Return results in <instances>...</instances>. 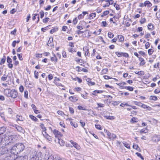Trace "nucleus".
<instances>
[{
  "label": "nucleus",
  "mask_w": 160,
  "mask_h": 160,
  "mask_svg": "<svg viewBox=\"0 0 160 160\" xmlns=\"http://www.w3.org/2000/svg\"><path fill=\"white\" fill-rule=\"evenodd\" d=\"M53 133L55 135V137L58 138H59V137L61 135V132L56 129H54L53 131Z\"/></svg>",
  "instance_id": "obj_6"
},
{
  "label": "nucleus",
  "mask_w": 160,
  "mask_h": 160,
  "mask_svg": "<svg viewBox=\"0 0 160 160\" xmlns=\"http://www.w3.org/2000/svg\"><path fill=\"white\" fill-rule=\"evenodd\" d=\"M24 148L25 146L22 143H18L13 146L10 150L12 154H16L22 151Z\"/></svg>",
  "instance_id": "obj_1"
},
{
  "label": "nucleus",
  "mask_w": 160,
  "mask_h": 160,
  "mask_svg": "<svg viewBox=\"0 0 160 160\" xmlns=\"http://www.w3.org/2000/svg\"><path fill=\"white\" fill-rule=\"evenodd\" d=\"M46 138L48 140L50 141H52V138L48 135H47L46 137Z\"/></svg>",
  "instance_id": "obj_37"
},
{
  "label": "nucleus",
  "mask_w": 160,
  "mask_h": 160,
  "mask_svg": "<svg viewBox=\"0 0 160 160\" xmlns=\"http://www.w3.org/2000/svg\"><path fill=\"white\" fill-rule=\"evenodd\" d=\"M78 108L79 110H86V109L85 108H84L82 107L81 106H78Z\"/></svg>",
  "instance_id": "obj_54"
},
{
  "label": "nucleus",
  "mask_w": 160,
  "mask_h": 160,
  "mask_svg": "<svg viewBox=\"0 0 160 160\" xmlns=\"http://www.w3.org/2000/svg\"><path fill=\"white\" fill-rule=\"evenodd\" d=\"M152 140L155 142H158L160 141V135H154L152 137Z\"/></svg>",
  "instance_id": "obj_4"
},
{
  "label": "nucleus",
  "mask_w": 160,
  "mask_h": 160,
  "mask_svg": "<svg viewBox=\"0 0 160 160\" xmlns=\"http://www.w3.org/2000/svg\"><path fill=\"white\" fill-rule=\"evenodd\" d=\"M108 71V69L105 68L102 70V74L106 73Z\"/></svg>",
  "instance_id": "obj_58"
},
{
  "label": "nucleus",
  "mask_w": 160,
  "mask_h": 160,
  "mask_svg": "<svg viewBox=\"0 0 160 160\" xmlns=\"http://www.w3.org/2000/svg\"><path fill=\"white\" fill-rule=\"evenodd\" d=\"M40 127L41 128H42L43 131H46V129L44 127L43 124L42 123H41Z\"/></svg>",
  "instance_id": "obj_45"
},
{
  "label": "nucleus",
  "mask_w": 160,
  "mask_h": 160,
  "mask_svg": "<svg viewBox=\"0 0 160 160\" xmlns=\"http://www.w3.org/2000/svg\"><path fill=\"white\" fill-rule=\"evenodd\" d=\"M135 104L137 105H138L139 106L141 107L142 105V103L139 102H134Z\"/></svg>",
  "instance_id": "obj_50"
},
{
  "label": "nucleus",
  "mask_w": 160,
  "mask_h": 160,
  "mask_svg": "<svg viewBox=\"0 0 160 160\" xmlns=\"http://www.w3.org/2000/svg\"><path fill=\"white\" fill-rule=\"evenodd\" d=\"M133 148L138 150V149H139V148L138 147V145H133Z\"/></svg>",
  "instance_id": "obj_51"
},
{
  "label": "nucleus",
  "mask_w": 160,
  "mask_h": 160,
  "mask_svg": "<svg viewBox=\"0 0 160 160\" xmlns=\"http://www.w3.org/2000/svg\"><path fill=\"white\" fill-rule=\"evenodd\" d=\"M125 105H126L127 106H130V105L128 104L127 103H122L121 104V107H123Z\"/></svg>",
  "instance_id": "obj_59"
},
{
  "label": "nucleus",
  "mask_w": 160,
  "mask_h": 160,
  "mask_svg": "<svg viewBox=\"0 0 160 160\" xmlns=\"http://www.w3.org/2000/svg\"><path fill=\"white\" fill-rule=\"evenodd\" d=\"M6 60V57L5 56H3L2 58L1 59L0 62V65H2L5 63Z\"/></svg>",
  "instance_id": "obj_25"
},
{
  "label": "nucleus",
  "mask_w": 160,
  "mask_h": 160,
  "mask_svg": "<svg viewBox=\"0 0 160 160\" xmlns=\"http://www.w3.org/2000/svg\"><path fill=\"white\" fill-rule=\"evenodd\" d=\"M78 22L77 18H75L73 20V23L74 25L76 24Z\"/></svg>",
  "instance_id": "obj_62"
},
{
  "label": "nucleus",
  "mask_w": 160,
  "mask_h": 160,
  "mask_svg": "<svg viewBox=\"0 0 160 160\" xmlns=\"http://www.w3.org/2000/svg\"><path fill=\"white\" fill-rule=\"evenodd\" d=\"M91 79L89 78H88L87 79V82H88V84L89 86L94 85L95 84V83L94 82H92L91 81Z\"/></svg>",
  "instance_id": "obj_12"
},
{
  "label": "nucleus",
  "mask_w": 160,
  "mask_h": 160,
  "mask_svg": "<svg viewBox=\"0 0 160 160\" xmlns=\"http://www.w3.org/2000/svg\"><path fill=\"white\" fill-rule=\"evenodd\" d=\"M17 55L19 60H22L23 59L22 54H18Z\"/></svg>",
  "instance_id": "obj_48"
},
{
  "label": "nucleus",
  "mask_w": 160,
  "mask_h": 160,
  "mask_svg": "<svg viewBox=\"0 0 160 160\" xmlns=\"http://www.w3.org/2000/svg\"><path fill=\"white\" fill-rule=\"evenodd\" d=\"M83 49L84 51L85 52V55L89 56L90 55V53L89 52V49L88 47H84Z\"/></svg>",
  "instance_id": "obj_11"
},
{
  "label": "nucleus",
  "mask_w": 160,
  "mask_h": 160,
  "mask_svg": "<svg viewBox=\"0 0 160 160\" xmlns=\"http://www.w3.org/2000/svg\"><path fill=\"white\" fill-rule=\"evenodd\" d=\"M122 142L123 144V145L126 148H127L128 149L130 148V145L127 142L124 141L123 142L122 141Z\"/></svg>",
  "instance_id": "obj_18"
},
{
  "label": "nucleus",
  "mask_w": 160,
  "mask_h": 160,
  "mask_svg": "<svg viewBox=\"0 0 160 160\" xmlns=\"http://www.w3.org/2000/svg\"><path fill=\"white\" fill-rule=\"evenodd\" d=\"M6 129L5 127H2L0 128V135L2 134L6 131Z\"/></svg>",
  "instance_id": "obj_15"
},
{
  "label": "nucleus",
  "mask_w": 160,
  "mask_h": 160,
  "mask_svg": "<svg viewBox=\"0 0 160 160\" xmlns=\"http://www.w3.org/2000/svg\"><path fill=\"white\" fill-rule=\"evenodd\" d=\"M138 121V119L136 118H133L131 120V122L133 123L137 122Z\"/></svg>",
  "instance_id": "obj_26"
},
{
  "label": "nucleus",
  "mask_w": 160,
  "mask_h": 160,
  "mask_svg": "<svg viewBox=\"0 0 160 160\" xmlns=\"http://www.w3.org/2000/svg\"><path fill=\"white\" fill-rule=\"evenodd\" d=\"M109 13V11H106L103 12V14L101 15V17H103L104 16L108 15Z\"/></svg>",
  "instance_id": "obj_32"
},
{
  "label": "nucleus",
  "mask_w": 160,
  "mask_h": 160,
  "mask_svg": "<svg viewBox=\"0 0 160 160\" xmlns=\"http://www.w3.org/2000/svg\"><path fill=\"white\" fill-rule=\"evenodd\" d=\"M116 137V136L115 134L113 133H111L109 136V138L110 139H113L115 138Z\"/></svg>",
  "instance_id": "obj_21"
},
{
  "label": "nucleus",
  "mask_w": 160,
  "mask_h": 160,
  "mask_svg": "<svg viewBox=\"0 0 160 160\" xmlns=\"http://www.w3.org/2000/svg\"><path fill=\"white\" fill-rule=\"evenodd\" d=\"M71 125L74 128H76L78 127V125L77 123H74L72 121H70Z\"/></svg>",
  "instance_id": "obj_34"
},
{
  "label": "nucleus",
  "mask_w": 160,
  "mask_h": 160,
  "mask_svg": "<svg viewBox=\"0 0 160 160\" xmlns=\"http://www.w3.org/2000/svg\"><path fill=\"white\" fill-rule=\"evenodd\" d=\"M141 107L144 109H147V110L149 111H150L152 109L151 107L142 103V104Z\"/></svg>",
  "instance_id": "obj_14"
},
{
  "label": "nucleus",
  "mask_w": 160,
  "mask_h": 160,
  "mask_svg": "<svg viewBox=\"0 0 160 160\" xmlns=\"http://www.w3.org/2000/svg\"><path fill=\"white\" fill-rule=\"evenodd\" d=\"M29 160H39V158L38 156H35L31 158Z\"/></svg>",
  "instance_id": "obj_41"
},
{
  "label": "nucleus",
  "mask_w": 160,
  "mask_h": 160,
  "mask_svg": "<svg viewBox=\"0 0 160 160\" xmlns=\"http://www.w3.org/2000/svg\"><path fill=\"white\" fill-rule=\"evenodd\" d=\"M7 62L8 63H11L12 62V59L9 56H8L7 57Z\"/></svg>",
  "instance_id": "obj_36"
},
{
  "label": "nucleus",
  "mask_w": 160,
  "mask_h": 160,
  "mask_svg": "<svg viewBox=\"0 0 160 160\" xmlns=\"http://www.w3.org/2000/svg\"><path fill=\"white\" fill-rule=\"evenodd\" d=\"M150 46V43L148 42L146 43L145 45V47L146 49L148 48Z\"/></svg>",
  "instance_id": "obj_60"
},
{
  "label": "nucleus",
  "mask_w": 160,
  "mask_h": 160,
  "mask_svg": "<svg viewBox=\"0 0 160 160\" xmlns=\"http://www.w3.org/2000/svg\"><path fill=\"white\" fill-rule=\"evenodd\" d=\"M40 18H42L43 17L44 14V12L43 11H41L40 12Z\"/></svg>",
  "instance_id": "obj_49"
},
{
  "label": "nucleus",
  "mask_w": 160,
  "mask_h": 160,
  "mask_svg": "<svg viewBox=\"0 0 160 160\" xmlns=\"http://www.w3.org/2000/svg\"><path fill=\"white\" fill-rule=\"evenodd\" d=\"M4 138H1L0 147L1 148L4 147L5 146L8 145L9 143H10V141L8 140L7 137H5L4 136Z\"/></svg>",
  "instance_id": "obj_3"
},
{
  "label": "nucleus",
  "mask_w": 160,
  "mask_h": 160,
  "mask_svg": "<svg viewBox=\"0 0 160 160\" xmlns=\"http://www.w3.org/2000/svg\"><path fill=\"white\" fill-rule=\"evenodd\" d=\"M105 1L106 2H108V4L109 5H112L113 3V1L112 0H106Z\"/></svg>",
  "instance_id": "obj_39"
},
{
  "label": "nucleus",
  "mask_w": 160,
  "mask_h": 160,
  "mask_svg": "<svg viewBox=\"0 0 160 160\" xmlns=\"http://www.w3.org/2000/svg\"><path fill=\"white\" fill-rule=\"evenodd\" d=\"M141 133H148V131L146 129H143L140 131Z\"/></svg>",
  "instance_id": "obj_23"
},
{
  "label": "nucleus",
  "mask_w": 160,
  "mask_h": 160,
  "mask_svg": "<svg viewBox=\"0 0 160 160\" xmlns=\"http://www.w3.org/2000/svg\"><path fill=\"white\" fill-rule=\"evenodd\" d=\"M153 52V50L152 49H149L148 50V53L149 55H151Z\"/></svg>",
  "instance_id": "obj_35"
},
{
  "label": "nucleus",
  "mask_w": 160,
  "mask_h": 160,
  "mask_svg": "<svg viewBox=\"0 0 160 160\" xmlns=\"http://www.w3.org/2000/svg\"><path fill=\"white\" fill-rule=\"evenodd\" d=\"M59 140V143L60 145L61 146H63L64 145V142H63V140H60L59 139V138H58Z\"/></svg>",
  "instance_id": "obj_40"
},
{
  "label": "nucleus",
  "mask_w": 160,
  "mask_h": 160,
  "mask_svg": "<svg viewBox=\"0 0 160 160\" xmlns=\"http://www.w3.org/2000/svg\"><path fill=\"white\" fill-rule=\"evenodd\" d=\"M8 151V150L6 147L2 148L1 150L0 151V153L3 155L5 153H7Z\"/></svg>",
  "instance_id": "obj_8"
},
{
  "label": "nucleus",
  "mask_w": 160,
  "mask_h": 160,
  "mask_svg": "<svg viewBox=\"0 0 160 160\" xmlns=\"http://www.w3.org/2000/svg\"><path fill=\"white\" fill-rule=\"evenodd\" d=\"M76 69L77 70L78 72H80L83 70L82 68H81L78 66L77 67H76Z\"/></svg>",
  "instance_id": "obj_42"
},
{
  "label": "nucleus",
  "mask_w": 160,
  "mask_h": 160,
  "mask_svg": "<svg viewBox=\"0 0 160 160\" xmlns=\"http://www.w3.org/2000/svg\"><path fill=\"white\" fill-rule=\"evenodd\" d=\"M30 118L32 120L34 121H37L38 119L36 118L32 115H29Z\"/></svg>",
  "instance_id": "obj_22"
},
{
  "label": "nucleus",
  "mask_w": 160,
  "mask_h": 160,
  "mask_svg": "<svg viewBox=\"0 0 160 160\" xmlns=\"http://www.w3.org/2000/svg\"><path fill=\"white\" fill-rule=\"evenodd\" d=\"M48 78L49 80H51L52 79L53 76L52 74H50L48 75Z\"/></svg>",
  "instance_id": "obj_52"
},
{
  "label": "nucleus",
  "mask_w": 160,
  "mask_h": 160,
  "mask_svg": "<svg viewBox=\"0 0 160 160\" xmlns=\"http://www.w3.org/2000/svg\"><path fill=\"white\" fill-rule=\"evenodd\" d=\"M96 16V13H91L88 17V18L89 19H91L93 18Z\"/></svg>",
  "instance_id": "obj_19"
},
{
  "label": "nucleus",
  "mask_w": 160,
  "mask_h": 160,
  "mask_svg": "<svg viewBox=\"0 0 160 160\" xmlns=\"http://www.w3.org/2000/svg\"><path fill=\"white\" fill-rule=\"evenodd\" d=\"M34 76H35V77L36 78V79L38 78V72H36V71H35Z\"/></svg>",
  "instance_id": "obj_61"
},
{
  "label": "nucleus",
  "mask_w": 160,
  "mask_h": 160,
  "mask_svg": "<svg viewBox=\"0 0 160 160\" xmlns=\"http://www.w3.org/2000/svg\"><path fill=\"white\" fill-rule=\"evenodd\" d=\"M149 99L151 100L156 101L157 100L158 98L156 96H151L150 97Z\"/></svg>",
  "instance_id": "obj_27"
},
{
  "label": "nucleus",
  "mask_w": 160,
  "mask_h": 160,
  "mask_svg": "<svg viewBox=\"0 0 160 160\" xmlns=\"http://www.w3.org/2000/svg\"><path fill=\"white\" fill-rule=\"evenodd\" d=\"M126 88V89H127V90L130 91H132L133 90V89H134V88H133V87H130V86H128V87H123L122 86H121V88Z\"/></svg>",
  "instance_id": "obj_16"
},
{
  "label": "nucleus",
  "mask_w": 160,
  "mask_h": 160,
  "mask_svg": "<svg viewBox=\"0 0 160 160\" xmlns=\"http://www.w3.org/2000/svg\"><path fill=\"white\" fill-rule=\"evenodd\" d=\"M5 92L8 97H11L13 98H16L18 94L17 91L15 89H7L5 90Z\"/></svg>",
  "instance_id": "obj_2"
},
{
  "label": "nucleus",
  "mask_w": 160,
  "mask_h": 160,
  "mask_svg": "<svg viewBox=\"0 0 160 160\" xmlns=\"http://www.w3.org/2000/svg\"><path fill=\"white\" fill-rule=\"evenodd\" d=\"M102 26L103 27H105L107 26L108 24L105 21H102Z\"/></svg>",
  "instance_id": "obj_55"
},
{
  "label": "nucleus",
  "mask_w": 160,
  "mask_h": 160,
  "mask_svg": "<svg viewBox=\"0 0 160 160\" xmlns=\"http://www.w3.org/2000/svg\"><path fill=\"white\" fill-rule=\"evenodd\" d=\"M17 138V136L15 135H11L9 136L8 137H7L8 140L10 141V142H11L14 141L16 139V138Z\"/></svg>",
  "instance_id": "obj_5"
},
{
  "label": "nucleus",
  "mask_w": 160,
  "mask_h": 160,
  "mask_svg": "<svg viewBox=\"0 0 160 160\" xmlns=\"http://www.w3.org/2000/svg\"><path fill=\"white\" fill-rule=\"evenodd\" d=\"M69 110L70 112L72 114H73L74 113V110L73 109L71 108V107H69Z\"/></svg>",
  "instance_id": "obj_56"
},
{
  "label": "nucleus",
  "mask_w": 160,
  "mask_h": 160,
  "mask_svg": "<svg viewBox=\"0 0 160 160\" xmlns=\"http://www.w3.org/2000/svg\"><path fill=\"white\" fill-rule=\"evenodd\" d=\"M24 87L23 86L21 85L20 86L19 88V90L21 92H22L24 91Z\"/></svg>",
  "instance_id": "obj_43"
},
{
  "label": "nucleus",
  "mask_w": 160,
  "mask_h": 160,
  "mask_svg": "<svg viewBox=\"0 0 160 160\" xmlns=\"http://www.w3.org/2000/svg\"><path fill=\"white\" fill-rule=\"evenodd\" d=\"M95 126L96 128L97 129L99 130H101L102 129V128L100 125L96 124Z\"/></svg>",
  "instance_id": "obj_53"
},
{
  "label": "nucleus",
  "mask_w": 160,
  "mask_h": 160,
  "mask_svg": "<svg viewBox=\"0 0 160 160\" xmlns=\"http://www.w3.org/2000/svg\"><path fill=\"white\" fill-rule=\"evenodd\" d=\"M69 99L71 102H75L78 100L77 97L76 96H70L69 98Z\"/></svg>",
  "instance_id": "obj_10"
},
{
  "label": "nucleus",
  "mask_w": 160,
  "mask_h": 160,
  "mask_svg": "<svg viewBox=\"0 0 160 160\" xmlns=\"http://www.w3.org/2000/svg\"><path fill=\"white\" fill-rule=\"evenodd\" d=\"M18 131L21 132L23 133L24 132V129L20 126H19L18 128Z\"/></svg>",
  "instance_id": "obj_29"
},
{
  "label": "nucleus",
  "mask_w": 160,
  "mask_h": 160,
  "mask_svg": "<svg viewBox=\"0 0 160 160\" xmlns=\"http://www.w3.org/2000/svg\"><path fill=\"white\" fill-rule=\"evenodd\" d=\"M154 92L156 94H158L160 92V89L158 88L156 89L154 91Z\"/></svg>",
  "instance_id": "obj_57"
},
{
  "label": "nucleus",
  "mask_w": 160,
  "mask_h": 160,
  "mask_svg": "<svg viewBox=\"0 0 160 160\" xmlns=\"http://www.w3.org/2000/svg\"><path fill=\"white\" fill-rule=\"evenodd\" d=\"M71 143L73 145V146L77 149H78L79 148V146L75 142H74L72 140L70 141Z\"/></svg>",
  "instance_id": "obj_13"
},
{
  "label": "nucleus",
  "mask_w": 160,
  "mask_h": 160,
  "mask_svg": "<svg viewBox=\"0 0 160 160\" xmlns=\"http://www.w3.org/2000/svg\"><path fill=\"white\" fill-rule=\"evenodd\" d=\"M147 5L148 7H150L152 5V4L148 1H146L144 3V6H146Z\"/></svg>",
  "instance_id": "obj_17"
},
{
  "label": "nucleus",
  "mask_w": 160,
  "mask_h": 160,
  "mask_svg": "<svg viewBox=\"0 0 160 160\" xmlns=\"http://www.w3.org/2000/svg\"><path fill=\"white\" fill-rule=\"evenodd\" d=\"M146 22V19L145 18H142L140 21L141 24H143Z\"/></svg>",
  "instance_id": "obj_44"
},
{
  "label": "nucleus",
  "mask_w": 160,
  "mask_h": 160,
  "mask_svg": "<svg viewBox=\"0 0 160 160\" xmlns=\"http://www.w3.org/2000/svg\"><path fill=\"white\" fill-rule=\"evenodd\" d=\"M104 117L108 119L112 120L114 119V117L113 116H108L107 115L104 116Z\"/></svg>",
  "instance_id": "obj_30"
},
{
  "label": "nucleus",
  "mask_w": 160,
  "mask_h": 160,
  "mask_svg": "<svg viewBox=\"0 0 160 160\" xmlns=\"http://www.w3.org/2000/svg\"><path fill=\"white\" fill-rule=\"evenodd\" d=\"M28 91L27 90H25L24 91V97L27 99L28 98Z\"/></svg>",
  "instance_id": "obj_33"
},
{
  "label": "nucleus",
  "mask_w": 160,
  "mask_h": 160,
  "mask_svg": "<svg viewBox=\"0 0 160 160\" xmlns=\"http://www.w3.org/2000/svg\"><path fill=\"white\" fill-rule=\"evenodd\" d=\"M153 27V25L151 23L149 24L148 26V29L150 30H152L154 29Z\"/></svg>",
  "instance_id": "obj_20"
},
{
  "label": "nucleus",
  "mask_w": 160,
  "mask_h": 160,
  "mask_svg": "<svg viewBox=\"0 0 160 160\" xmlns=\"http://www.w3.org/2000/svg\"><path fill=\"white\" fill-rule=\"evenodd\" d=\"M121 56H123L125 58H128L129 57V55L127 53L121 52Z\"/></svg>",
  "instance_id": "obj_24"
},
{
  "label": "nucleus",
  "mask_w": 160,
  "mask_h": 160,
  "mask_svg": "<svg viewBox=\"0 0 160 160\" xmlns=\"http://www.w3.org/2000/svg\"><path fill=\"white\" fill-rule=\"evenodd\" d=\"M47 160H62L60 157H56L55 158L52 156H49L48 157V159Z\"/></svg>",
  "instance_id": "obj_7"
},
{
  "label": "nucleus",
  "mask_w": 160,
  "mask_h": 160,
  "mask_svg": "<svg viewBox=\"0 0 160 160\" xmlns=\"http://www.w3.org/2000/svg\"><path fill=\"white\" fill-rule=\"evenodd\" d=\"M108 35L109 37L110 38H112L114 36V35L111 32H108Z\"/></svg>",
  "instance_id": "obj_38"
},
{
  "label": "nucleus",
  "mask_w": 160,
  "mask_h": 160,
  "mask_svg": "<svg viewBox=\"0 0 160 160\" xmlns=\"http://www.w3.org/2000/svg\"><path fill=\"white\" fill-rule=\"evenodd\" d=\"M49 20V18H46L45 19H43V22L44 23H47Z\"/></svg>",
  "instance_id": "obj_47"
},
{
  "label": "nucleus",
  "mask_w": 160,
  "mask_h": 160,
  "mask_svg": "<svg viewBox=\"0 0 160 160\" xmlns=\"http://www.w3.org/2000/svg\"><path fill=\"white\" fill-rule=\"evenodd\" d=\"M58 113L61 116H63L64 115V113L62 111L59 110L58 111Z\"/></svg>",
  "instance_id": "obj_46"
},
{
  "label": "nucleus",
  "mask_w": 160,
  "mask_h": 160,
  "mask_svg": "<svg viewBox=\"0 0 160 160\" xmlns=\"http://www.w3.org/2000/svg\"><path fill=\"white\" fill-rule=\"evenodd\" d=\"M80 122L81 124V125L83 127L85 125V122H83L82 120H80Z\"/></svg>",
  "instance_id": "obj_63"
},
{
  "label": "nucleus",
  "mask_w": 160,
  "mask_h": 160,
  "mask_svg": "<svg viewBox=\"0 0 160 160\" xmlns=\"http://www.w3.org/2000/svg\"><path fill=\"white\" fill-rule=\"evenodd\" d=\"M52 54L53 56L51 57V60L52 62H55V63H56L58 61V58L54 53L52 52Z\"/></svg>",
  "instance_id": "obj_9"
},
{
  "label": "nucleus",
  "mask_w": 160,
  "mask_h": 160,
  "mask_svg": "<svg viewBox=\"0 0 160 160\" xmlns=\"http://www.w3.org/2000/svg\"><path fill=\"white\" fill-rule=\"evenodd\" d=\"M62 56L64 58H66L67 57V54L65 51H63L62 52Z\"/></svg>",
  "instance_id": "obj_64"
},
{
  "label": "nucleus",
  "mask_w": 160,
  "mask_h": 160,
  "mask_svg": "<svg viewBox=\"0 0 160 160\" xmlns=\"http://www.w3.org/2000/svg\"><path fill=\"white\" fill-rule=\"evenodd\" d=\"M16 117L18 120L23 121L24 120V118L22 116L17 115Z\"/></svg>",
  "instance_id": "obj_31"
},
{
  "label": "nucleus",
  "mask_w": 160,
  "mask_h": 160,
  "mask_svg": "<svg viewBox=\"0 0 160 160\" xmlns=\"http://www.w3.org/2000/svg\"><path fill=\"white\" fill-rule=\"evenodd\" d=\"M7 75L4 74L3 75L1 78V80L4 81H6L7 79Z\"/></svg>",
  "instance_id": "obj_28"
}]
</instances>
